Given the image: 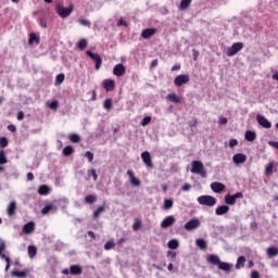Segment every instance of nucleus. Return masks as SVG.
Returning <instances> with one entry per match:
<instances>
[{"instance_id": "56", "label": "nucleus", "mask_w": 278, "mask_h": 278, "mask_svg": "<svg viewBox=\"0 0 278 278\" xmlns=\"http://www.w3.org/2000/svg\"><path fill=\"white\" fill-rule=\"evenodd\" d=\"M118 26H122V27H127V22L125 21V20H123V17H121L119 20H118V24H117Z\"/></svg>"}, {"instance_id": "41", "label": "nucleus", "mask_w": 278, "mask_h": 278, "mask_svg": "<svg viewBox=\"0 0 278 278\" xmlns=\"http://www.w3.org/2000/svg\"><path fill=\"white\" fill-rule=\"evenodd\" d=\"M0 164L3 166V164H8V157L5 156V151L0 150Z\"/></svg>"}, {"instance_id": "13", "label": "nucleus", "mask_w": 278, "mask_h": 278, "mask_svg": "<svg viewBox=\"0 0 278 278\" xmlns=\"http://www.w3.org/2000/svg\"><path fill=\"white\" fill-rule=\"evenodd\" d=\"M125 73H126V70L123 63H118L113 67V75H115V77H123Z\"/></svg>"}, {"instance_id": "22", "label": "nucleus", "mask_w": 278, "mask_h": 278, "mask_svg": "<svg viewBox=\"0 0 278 278\" xmlns=\"http://www.w3.org/2000/svg\"><path fill=\"white\" fill-rule=\"evenodd\" d=\"M8 216H14L16 214V201H11L7 208Z\"/></svg>"}, {"instance_id": "55", "label": "nucleus", "mask_w": 278, "mask_h": 278, "mask_svg": "<svg viewBox=\"0 0 278 278\" xmlns=\"http://www.w3.org/2000/svg\"><path fill=\"white\" fill-rule=\"evenodd\" d=\"M190 184H188V182H186V184H184L182 185V187H181V190L184 191V192H188V190H190Z\"/></svg>"}, {"instance_id": "64", "label": "nucleus", "mask_w": 278, "mask_h": 278, "mask_svg": "<svg viewBox=\"0 0 278 278\" xmlns=\"http://www.w3.org/2000/svg\"><path fill=\"white\" fill-rule=\"evenodd\" d=\"M40 25L43 27V29H47V20H41Z\"/></svg>"}, {"instance_id": "26", "label": "nucleus", "mask_w": 278, "mask_h": 278, "mask_svg": "<svg viewBox=\"0 0 278 278\" xmlns=\"http://www.w3.org/2000/svg\"><path fill=\"white\" fill-rule=\"evenodd\" d=\"M70 273L74 276L81 275L84 270L81 269V266L79 265H72L70 266Z\"/></svg>"}, {"instance_id": "24", "label": "nucleus", "mask_w": 278, "mask_h": 278, "mask_svg": "<svg viewBox=\"0 0 278 278\" xmlns=\"http://www.w3.org/2000/svg\"><path fill=\"white\" fill-rule=\"evenodd\" d=\"M195 245L201 249V251H207V241L203 238H199L195 240Z\"/></svg>"}, {"instance_id": "52", "label": "nucleus", "mask_w": 278, "mask_h": 278, "mask_svg": "<svg viewBox=\"0 0 278 278\" xmlns=\"http://www.w3.org/2000/svg\"><path fill=\"white\" fill-rule=\"evenodd\" d=\"M140 227H142V223H140V222H135L132 225L134 231H138L140 229Z\"/></svg>"}, {"instance_id": "21", "label": "nucleus", "mask_w": 278, "mask_h": 278, "mask_svg": "<svg viewBox=\"0 0 278 278\" xmlns=\"http://www.w3.org/2000/svg\"><path fill=\"white\" fill-rule=\"evenodd\" d=\"M36 229V224L34 222H29L23 226V232L26 235L31 233Z\"/></svg>"}, {"instance_id": "44", "label": "nucleus", "mask_w": 278, "mask_h": 278, "mask_svg": "<svg viewBox=\"0 0 278 278\" xmlns=\"http://www.w3.org/2000/svg\"><path fill=\"white\" fill-rule=\"evenodd\" d=\"M78 23L79 25H83L84 27H90V25H92V23H90V21L85 20V18H78Z\"/></svg>"}, {"instance_id": "59", "label": "nucleus", "mask_w": 278, "mask_h": 278, "mask_svg": "<svg viewBox=\"0 0 278 278\" xmlns=\"http://www.w3.org/2000/svg\"><path fill=\"white\" fill-rule=\"evenodd\" d=\"M8 130L11 131L12 134H14L16 131V126H14L13 124H10L8 126Z\"/></svg>"}, {"instance_id": "43", "label": "nucleus", "mask_w": 278, "mask_h": 278, "mask_svg": "<svg viewBox=\"0 0 278 278\" xmlns=\"http://www.w3.org/2000/svg\"><path fill=\"white\" fill-rule=\"evenodd\" d=\"M114 247H116V243H114V240H110L104 244V251H111Z\"/></svg>"}, {"instance_id": "34", "label": "nucleus", "mask_w": 278, "mask_h": 278, "mask_svg": "<svg viewBox=\"0 0 278 278\" xmlns=\"http://www.w3.org/2000/svg\"><path fill=\"white\" fill-rule=\"evenodd\" d=\"M73 153H75V149H73L72 146H66L63 149V155H65V157L73 155Z\"/></svg>"}, {"instance_id": "53", "label": "nucleus", "mask_w": 278, "mask_h": 278, "mask_svg": "<svg viewBox=\"0 0 278 278\" xmlns=\"http://www.w3.org/2000/svg\"><path fill=\"white\" fill-rule=\"evenodd\" d=\"M229 147L230 149H233V147H238V139H230Z\"/></svg>"}, {"instance_id": "33", "label": "nucleus", "mask_w": 278, "mask_h": 278, "mask_svg": "<svg viewBox=\"0 0 278 278\" xmlns=\"http://www.w3.org/2000/svg\"><path fill=\"white\" fill-rule=\"evenodd\" d=\"M167 247L172 250L179 249V241L177 239H172L168 241Z\"/></svg>"}, {"instance_id": "16", "label": "nucleus", "mask_w": 278, "mask_h": 278, "mask_svg": "<svg viewBox=\"0 0 278 278\" xmlns=\"http://www.w3.org/2000/svg\"><path fill=\"white\" fill-rule=\"evenodd\" d=\"M127 175L129 177V181H130L131 186H134L135 188H138V186H140V179H138L136 176H134V172L131 169L127 170Z\"/></svg>"}, {"instance_id": "42", "label": "nucleus", "mask_w": 278, "mask_h": 278, "mask_svg": "<svg viewBox=\"0 0 278 278\" xmlns=\"http://www.w3.org/2000/svg\"><path fill=\"white\" fill-rule=\"evenodd\" d=\"M96 201H97V195L94 194H89L85 198V202L89 204L96 203Z\"/></svg>"}, {"instance_id": "14", "label": "nucleus", "mask_w": 278, "mask_h": 278, "mask_svg": "<svg viewBox=\"0 0 278 278\" xmlns=\"http://www.w3.org/2000/svg\"><path fill=\"white\" fill-rule=\"evenodd\" d=\"M173 225H175V217L173 215L165 217L161 223L163 229H168V227H173Z\"/></svg>"}, {"instance_id": "2", "label": "nucleus", "mask_w": 278, "mask_h": 278, "mask_svg": "<svg viewBox=\"0 0 278 278\" xmlns=\"http://www.w3.org/2000/svg\"><path fill=\"white\" fill-rule=\"evenodd\" d=\"M191 166H192L191 173L193 175H200L202 179H205V177H207V172L205 170V166L203 165V162L192 161Z\"/></svg>"}, {"instance_id": "58", "label": "nucleus", "mask_w": 278, "mask_h": 278, "mask_svg": "<svg viewBox=\"0 0 278 278\" xmlns=\"http://www.w3.org/2000/svg\"><path fill=\"white\" fill-rule=\"evenodd\" d=\"M23 118H25V113L23 111H20L17 113V121H23Z\"/></svg>"}, {"instance_id": "32", "label": "nucleus", "mask_w": 278, "mask_h": 278, "mask_svg": "<svg viewBox=\"0 0 278 278\" xmlns=\"http://www.w3.org/2000/svg\"><path fill=\"white\" fill-rule=\"evenodd\" d=\"M36 253H38V249L36 248V245H29L28 257H30V260H34V257H36Z\"/></svg>"}, {"instance_id": "45", "label": "nucleus", "mask_w": 278, "mask_h": 278, "mask_svg": "<svg viewBox=\"0 0 278 278\" xmlns=\"http://www.w3.org/2000/svg\"><path fill=\"white\" fill-rule=\"evenodd\" d=\"M10 142L8 141V138L7 137H1L0 138V147L1 149H5V147H8Z\"/></svg>"}, {"instance_id": "23", "label": "nucleus", "mask_w": 278, "mask_h": 278, "mask_svg": "<svg viewBox=\"0 0 278 278\" xmlns=\"http://www.w3.org/2000/svg\"><path fill=\"white\" fill-rule=\"evenodd\" d=\"M229 212V206L228 205H219L215 210L216 216H224V214H227Z\"/></svg>"}, {"instance_id": "51", "label": "nucleus", "mask_w": 278, "mask_h": 278, "mask_svg": "<svg viewBox=\"0 0 278 278\" xmlns=\"http://www.w3.org/2000/svg\"><path fill=\"white\" fill-rule=\"evenodd\" d=\"M59 105L60 103L56 100H54L50 103L49 108L50 110H58Z\"/></svg>"}, {"instance_id": "15", "label": "nucleus", "mask_w": 278, "mask_h": 278, "mask_svg": "<svg viewBox=\"0 0 278 278\" xmlns=\"http://www.w3.org/2000/svg\"><path fill=\"white\" fill-rule=\"evenodd\" d=\"M157 34L156 28H146L141 31V38H144V40H149L152 36H155Z\"/></svg>"}, {"instance_id": "54", "label": "nucleus", "mask_w": 278, "mask_h": 278, "mask_svg": "<svg viewBox=\"0 0 278 278\" xmlns=\"http://www.w3.org/2000/svg\"><path fill=\"white\" fill-rule=\"evenodd\" d=\"M91 177H93V181H97L99 179V175H97L96 169H91L90 172Z\"/></svg>"}, {"instance_id": "20", "label": "nucleus", "mask_w": 278, "mask_h": 278, "mask_svg": "<svg viewBox=\"0 0 278 278\" xmlns=\"http://www.w3.org/2000/svg\"><path fill=\"white\" fill-rule=\"evenodd\" d=\"M27 275H29V269H23L22 271L13 270L11 273V277H16V278H27Z\"/></svg>"}, {"instance_id": "35", "label": "nucleus", "mask_w": 278, "mask_h": 278, "mask_svg": "<svg viewBox=\"0 0 278 278\" xmlns=\"http://www.w3.org/2000/svg\"><path fill=\"white\" fill-rule=\"evenodd\" d=\"M173 205H174L173 200L166 199L164 200L162 210H165V211L172 210Z\"/></svg>"}, {"instance_id": "36", "label": "nucleus", "mask_w": 278, "mask_h": 278, "mask_svg": "<svg viewBox=\"0 0 278 278\" xmlns=\"http://www.w3.org/2000/svg\"><path fill=\"white\" fill-rule=\"evenodd\" d=\"M49 192H50V189H49V186H47V185H41L38 188V193L41 195H47Z\"/></svg>"}, {"instance_id": "18", "label": "nucleus", "mask_w": 278, "mask_h": 278, "mask_svg": "<svg viewBox=\"0 0 278 278\" xmlns=\"http://www.w3.org/2000/svg\"><path fill=\"white\" fill-rule=\"evenodd\" d=\"M115 86L116 85H115L114 80H112V79H105L103 81V88H104V90H106V92L114 91Z\"/></svg>"}, {"instance_id": "49", "label": "nucleus", "mask_w": 278, "mask_h": 278, "mask_svg": "<svg viewBox=\"0 0 278 278\" xmlns=\"http://www.w3.org/2000/svg\"><path fill=\"white\" fill-rule=\"evenodd\" d=\"M273 168H274V165L273 163H269L266 168H265V174L266 175H273Z\"/></svg>"}, {"instance_id": "9", "label": "nucleus", "mask_w": 278, "mask_h": 278, "mask_svg": "<svg viewBox=\"0 0 278 278\" xmlns=\"http://www.w3.org/2000/svg\"><path fill=\"white\" fill-rule=\"evenodd\" d=\"M3 251H5V241L0 240V257L7 263L5 273H8V270H10V257L5 256V254H3Z\"/></svg>"}, {"instance_id": "5", "label": "nucleus", "mask_w": 278, "mask_h": 278, "mask_svg": "<svg viewBox=\"0 0 278 278\" xmlns=\"http://www.w3.org/2000/svg\"><path fill=\"white\" fill-rule=\"evenodd\" d=\"M55 12L61 18H68V16H71V14L73 13V5L68 8L56 5Z\"/></svg>"}, {"instance_id": "61", "label": "nucleus", "mask_w": 278, "mask_h": 278, "mask_svg": "<svg viewBox=\"0 0 278 278\" xmlns=\"http://www.w3.org/2000/svg\"><path fill=\"white\" fill-rule=\"evenodd\" d=\"M251 278H260V273L257 270L252 271Z\"/></svg>"}, {"instance_id": "11", "label": "nucleus", "mask_w": 278, "mask_h": 278, "mask_svg": "<svg viewBox=\"0 0 278 278\" xmlns=\"http://www.w3.org/2000/svg\"><path fill=\"white\" fill-rule=\"evenodd\" d=\"M189 81H190L189 75H178L174 79V84L175 86H177V88H181L184 84H188Z\"/></svg>"}, {"instance_id": "60", "label": "nucleus", "mask_w": 278, "mask_h": 278, "mask_svg": "<svg viewBox=\"0 0 278 278\" xmlns=\"http://www.w3.org/2000/svg\"><path fill=\"white\" fill-rule=\"evenodd\" d=\"M219 125H227V117H219Z\"/></svg>"}, {"instance_id": "12", "label": "nucleus", "mask_w": 278, "mask_h": 278, "mask_svg": "<svg viewBox=\"0 0 278 278\" xmlns=\"http://www.w3.org/2000/svg\"><path fill=\"white\" fill-rule=\"evenodd\" d=\"M141 160L147 168H153V161L151 160V153L149 151L141 153Z\"/></svg>"}, {"instance_id": "17", "label": "nucleus", "mask_w": 278, "mask_h": 278, "mask_svg": "<svg viewBox=\"0 0 278 278\" xmlns=\"http://www.w3.org/2000/svg\"><path fill=\"white\" fill-rule=\"evenodd\" d=\"M232 162L235 164H244V162H247V155L242 153H237L232 156Z\"/></svg>"}, {"instance_id": "31", "label": "nucleus", "mask_w": 278, "mask_h": 278, "mask_svg": "<svg viewBox=\"0 0 278 278\" xmlns=\"http://www.w3.org/2000/svg\"><path fill=\"white\" fill-rule=\"evenodd\" d=\"M267 255L269 258L277 257L278 255V249L276 247H269L267 248Z\"/></svg>"}, {"instance_id": "25", "label": "nucleus", "mask_w": 278, "mask_h": 278, "mask_svg": "<svg viewBox=\"0 0 278 278\" xmlns=\"http://www.w3.org/2000/svg\"><path fill=\"white\" fill-rule=\"evenodd\" d=\"M255 138H257V135L255 134V131H253V130L245 131L244 139L248 142H253L255 140Z\"/></svg>"}, {"instance_id": "46", "label": "nucleus", "mask_w": 278, "mask_h": 278, "mask_svg": "<svg viewBox=\"0 0 278 278\" xmlns=\"http://www.w3.org/2000/svg\"><path fill=\"white\" fill-rule=\"evenodd\" d=\"M51 210H53V205L52 204H47L42 210H41V214H49V212H51Z\"/></svg>"}, {"instance_id": "47", "label": "nucleus", "mask_w": 278, "mask_h": 278, "mask_svg": "<svg viewBox=\"0 0 278 278\" xmlns=\"http://www.w3.org/2000/svg\"><path fill=\"white\" fill-rule=\"evenodd\" d=\"M64 79H65V76L64 74H59L56 75L55 77V81L60 85V84H64Z\"/></svg>"}, {"instance_id": "1", "label": "nucleus", "mask_w": 278, "mask_h": 278, "mask_svg": "<svg viewBox=\"0 0 278 278\" xmlns=\"http://www.w3.org/2000/svg\"><path fill=\"white\" fill-rule=\"evenodd\" d=\"M206 262L212 266H217V268L224 273H231V269L233 268V264L220 261V257L216 254H210L206 257Z\"/></svg>"}, {"instance_id": "39", "label": "nucleus", "mask_w": 278, "mask_h": 278, "mask_svg": "<svg viewBox=\"0 0 278 278\" xmlns=\"http://www.w3.org/2000/svg\"><path fill=\"white\" fill-rule=\"evenodd\" d=\"M68 140L71 142H74L75 144H77V142H79L81 140V137H79V135H77V134H70Z\"/></svg>"}, {"instance_id": "40", "label": "nucleus", "mask_w": 278, "mask_h": 278, "mask_svg": "<svg viewBox=\"0 0 278 278\" xmlns=\"http://www.w3.org/2000/svg\"><path fill=\"white\" fill-rule=\"evenodd\" d=\"M88 47V40L86 39H80L77 43V48L80 50V51H84V49H86Z\"/></svg>"}, {"instance_id": "37", "label": "nucleus", "mask_w": 278, "mask_h": 278, "mask_svg": "<svg viewBox=\"0 0 278 278\" xmlns=\"http://www.w3.org/2000/svg\"><path fill=\"white\" fill-rule=\"evenodd\" d=\"M103 212H105V206L103 205L98 206V208L93 212V218H99V216H101Z\"/></svg>"}, {"instance_id": "4", "label": "nucleus", "mask_w": 278, "mask_h": 278, "mask_svg": "<svg viewBox=\"0 0 278 278\" xmlns=\"http://www.w3.org/2000/svg\"><path fill=\"white\" fill-rule=\"evenodd\" d=\"M86 55H88V58H90V60L96 63L94 68L96 71H99V68H101V65L103 64V59L101 58V54L87 50Z\"/></svg>"}, {"instance_id": "62", "label": "nucleus", "mask_w": 278, "mask_h": 278, "mask_svg": "<svg viewBox=\"0 0 278 278\" xmlns=\"http://www.w3.org/2000/svg\"><path fill=\"white\" fill-rule=\"evenodd\" d=\"M198 124L197 118H193L191 122H189V127H195Z\"/></svg>"}, {"instance_id": "28", "label": "nucleus", "mask_w": 278, "mask_h": 278, "mask_svg": "<svg viewBox=\"0 0 278 278\" xmlns=\"http://www.w3.org/2000/svg\"><path fill=\"white\" fill-rule=\"evenodd\" d=\"M34 42H36V45L40 43V37H38L36 35V33H30L29 34V39H28V45H34Z\"/></svg>"}, {"instance_id": "19", "label": "nucleus", "mask_w": 278, "mask_h": 278, "mask_svg": "<svg viewBox=\"0 0 278 278\" xmlns=\"http://www.w3.org/2000/svg\"><path fill=\"white\" fill-rule=\"evenodd\" d=\"M211 190H213V192L220 193L225 190V184H223V182H212L211 184Z\"/></svg>"}, {"instance_id": "29", "label": "nucleus", "mask_w": 278, "mask_h": 278, "mask_svg": "<svg viewBox=\"0 0 278 278\" xmlns=\"http://www.w3.org/2000/svg\"><path fill=\"white\" fill-rule=\"evenodd\" d=\"M167 101H170L172 103H181V98H179L176 93H169L167 94Z\"/></svg>"}, {"instance_id": "30", "label": "nucleus", "mask_w": 278, "mask_h": 278, "mask_svg": "<svg viewBox=\"0 0 278 278\" xmlns=\"http://www.w3.org/2000/svg\"><path fill=\"white\" fill-rule=\"evenodd\" d=\"M247 262V257L239 256L236 263V269L240 270V268H244V263Z\"/></svg>"}, {"instance_id": "27", "label": "nucleus", "mask_w": 278, "mask_h": 278, "mask_svg": "<svg viewBox=\"0 0 278 278\" xmlns=\"http://www.w3.org/2000/svg\"><path fill=\"white\" fill-rule=\"evenodd\" d=\"M192 3V0H181L179 5H178V9L184 12L186 10H188V8H190V4Z\"/></svg>"}, {"instance_id": "3", "label": "nucleus", "mask_w": 278, "mask_h": 278, "mask_svg": "<svg viewBox=\"0 0 278 278\" xmlns=\"http://www.w3.org/2000/svg\"><path fill=\"white\" fill-rule=\"evenodd\" d=\"M197 201L200 205H206L207 207H214L216 205V198L212 195H200Z\"/></svg>"}, {"instance_id": "48", "label": "nucleus", "mask_w": 278, "mask_h": 278, "mask_svg": "<svg viewBox=\"0 0 278 278\" xmlns=\"http://www.w3.org/2000/svg\"><path fill=\"white\" fill-rule=\"evenodd\" d=\"M149 123H151V116H146V117H143V119L141 121V126H142V127H147V125H149Z\"/></svg>"}, {"instance_id": "63", "label": "nucleus", "mask_w": 278, "mask_h": 278, "mask_svg": "<svg viewBox=\"0 0 278 278\" xmlns=\"http://www.w3.org/2000/svg\"><path fill=\"white\" fill-rule=\"evenodd\" d=\"M268 144L275 149H278V141H269Z\"/></svg>"}, {"instance_id": "57", "label": "nucleus", "mask_w": 278, "mask_h": 278, "mask_svg": "<svg viewBox=\"0 0 278 278\" xmlns=\"http://www.w3.org/2000/svg\"><path fill=\"white\" fill-rule=\"evenodd\" d=\"M167 257H172V260H175V257H177V252L168 251Z\"/></svg>"}, {"instance_id": "8", "label": "nucleus", "mask_w": 278, "mask_h": 278, "mask_svg": "<svg viewBox=\"0 0 278 278\" xmlns=\"http://www.w3.org/2000/svg\"><path fill=\"white\" fill-rule=\"evenodd\" d=\"M200 227L201 220L198 218H192L185 224L184 229H186V231H192V229H199Z\"/></svg>"}, {"instance_id": "6", "label": "nucleus", "mask_w": 278, "mask_h": 278, "mask_svg": "<svg viewBox=\"0 0 278 278\" xmlns=\"http://www.w3.org/2000/svg\"><path fill=\"white\" fill-rule=\"evenodd\" d=\"M238 199H244V194H242V192H237L232 195L226 194L225 203L226 205H236V201H238Z\"/></svg>"}, {"instance_id": "38", "label": "nucleus", "mask_w": 278, "mask_h": 278, "mask_svg": "<svg viewBox=\"0 0 278 278\" xmlns=\"http://www.w3.org/2000/svg\"><path fill=\"white\" fill-rule=\"evenodd\" d=\"M103 108L104 110H106V112H110V110H112L113 108V102H112V99H105L104 100V103H103Z\"/></svg>"}, {"instance_id": "10", "label": "nucleus", "mask_w": 278, "mask_h": 278, "mask_svg": "<svg viewBox=\"0 0 278 278\" xmlns=\"http://www.w3.org/2000/svg\"><path fill=\"white\" fill-rule=\"evenodd\" d=\"M256 122L258 123V125H261V127H263L264 129H270V127H273V123H270V121H268V118H266L263 115H256Z\"/></svg>"}, {"instance_id": "50", "label": "nucleus", "mask_w": 278, "mask_h": 278, "mask_svg": "<svg viewBox=\"0 0 278 278\" xmlns=\"http://www.w3.org/2000/svg\"><path fill=\"white\" fill-rule=\"evenodd\" d=\"M85 157H87V160H88L89 162H92V160H94V153H92V152H90V151H87V152L85 153Z\"/></svg>"}, {"instance_id": "7", "label": "nucleus", "mask_w": 278, "mask_h": 278, "mask_svg": "<svg viewBox=\"0 0 278 278\" xmlns=\"http://www.w3.org/2000/svg\"><path fill=\"white\" fill-rule=\"evenodd\" d=\"M244 49V43L242 42H235L230 48H228L227 55L228 58H232L236 53L242 51Z\"/></svg>"}]
</instances>
